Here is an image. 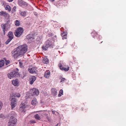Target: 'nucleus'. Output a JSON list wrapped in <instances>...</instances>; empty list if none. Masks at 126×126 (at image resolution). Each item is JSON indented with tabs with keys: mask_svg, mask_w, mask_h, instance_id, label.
Instances as JSON below:
<instances>
[{
	"mask_svg": "<svg viewBox=\"0 0 126 126\" xmlns=\"http://www.w3.org/2000/svg\"><path fill=\"white\" fill-rule=\"evenodd\" d=\"M30 91L32 96H37L39 94L38 90L35 88H33L31 89Z\"/></svg>",
	"mask_w": 126,
	"mask_h": 126,
	"instance_id": "9d476101",
	"label": "nucleus"
},
{
	"mask_svg": "<svg viewBox=\"0 0 126 126\" xmlns=\"http://www.w3.org/2000/svg\"><path fill=\"white\" fill-rule=\"evenodd\" d=\"M11 114H14V115H16V113L15 112H14L12 111L11 112Z\"/></svg>",
	"mask_w": 126,
	"mask_h": 126,
	"instance_id": "ea45409f",
	"label": "nucleus"
},
{
	"mask_svg": "<svg viewBox=\"0 0 126 126\" xmlns=\"http://www.w3.org/2000/svg\"><path fill=\"white\" fill-rule=\"evenodd\" d=\"M36 100L34 99L32 100V102L31 103L32 105H35L36 104Z\"/></svg>",
	"mask_w": 126,
	"mask_h": 126,
	"instance_id": "c756f323",
	"label": "nucleus"
},
{
	"mask_svg": "<svg viewBox=\"0 0 126 126\" xmlns=\"http://www.w3.org/2000/svg\"><path fill=\"white\" fill-rule=\"evenodd\" d=\"M17 121V119L15 118L14 116H12L10 117L9 122H8V126H13L14 124H16Z\"/></svg>",
	"mask_w": 126,
	"mask_h": 126,
	"instance_id": "39448f33",
	"label": "nucleus"
},
{
	"mask_svg": "<svg viewBox=\"0 0 126 126\" xmlns=\"http://www.w3.org/2000/svg\"><path fill=\"white\" fill-rule=\"evenodd\" d=\"M23 32V28L21 27H19L16 30L14 33L15 35L17 37H19L22 34Z\"/></svg>",
	"mask_w": 126,
	"mask_h": 126,
	"instance_id": "423d86ee",
	"label": "nucleus"
},
{
	"mask_svg": "<svg viewBox=\"0 0 126 126\" xmlns=\"http://www.w3.org/2000/svg\"><path fill=\"white\" fill-rule=\"evenodd\" d=\"M3 117V114H0V118H2Z\"/></svg>",
	"mask_w": 126,
	"mask_h": 126,
	"instance_id": "a19ab883",
	"label": "nucleus"
},
{
	"mask_svg": "<svg viewBox=\"0 0 126 126\" xmlns=\"http://www.w3.org/2000/svg\"><path fill=\"white\" fill-rule=\"evenodd\" d=\"M34 117L37 120H40L41 118L38 114H36L34 116Z\"/></svg>",
	"mask_w": 126,
	"mask_h": 126,
	"instance_id": "b1692460",
	"label": "nucleus"
},
{
	"mask_svg": "<svg viewBox=\"0 0 126 126\" xmlns=\"http://www.w3.org/2000/svg\"><path fill=\"white\" fill-rule=\"evenodd\" d=\"M58 66L60 69L62 70L67 71H68L69 69V67L68 66H64V67H63V65L61 63L59 64Z\"/></svg>",
	"mask_w": 126,
	"mask_h": 126,
	"instance_id": "9b49d317",
	"label": "nucleus"
},
{
	"mask_svg": "<svg viewBox=\"0 0 126 126\" xmlns=\"http://www.w3.org/2000/svg\"><path fill=\"white\" fill-rule=\"evenodd\" d=\"M19 65L20 67L21 68H22L23 67V63L21 62H19Z\"/></svg>",
	"mask_w": 126,
	"mask_h": 126,
	"instance_id": "2f4dec72",
	"label": "nucleus"
},
{
	"mask_svg": "<svg viewBox=\"0 0 126 126\" xmlns=\"http://www.w3.org/2000/svg\"><path fill=\"white\" fill-rule=\"evenodd\" d=\"M4 61H0V67H1L3 66L4 64Z\"/></svg>",
	"mask_w": 126,
	"mask_h": 126,
	"instance_id": "c85d7f7f",
	"label": "nucleus"
},
{
	"mask_svg": "<svg viewBox=\"0 0 126 126\" xmlns=\"http://www.w3.org/2000/svg\"><path fill=\"white\" fill-rule=\"evenodd\" d=\"M49 0L51 2H53L54 1V0Z\"/></svg>",
	"mask_w": 126,
	"mask_h": 126,
	"instance_id": "a18cd8bd",
	"label": "nucleus"
},
{
	"mask_svg": "<svg viewBox=\"0 0 126 126\" xmlns=\"http://www.w3.org/2000/svg\"><path fill=\"white\" fill-rule=\"evenodd\" d=\"M7 36L8 37V39L5 42L6 44H8L13 39L14 37L13 33L11 31L9 32Z\"/></svg>",
	"mask_w": 126,
	"mask_h": 126,
	"instance_id": "0eeeda50",
	"label": "nucleus"
},
{
	"mask_svg": "<svg viewBox=\"0 0 126 126\" xmlns=\"http://www.w3.org/2000/svg\"><path fill=\"white\" fill-rule=\"evenodd\" d=\"M50 74L49 71H46L45 72L44 77L46 78H48L50 77Z\"/></svg>",
	"mask_w": 126,
	"mask_h": 126,
	"instance_id": "2eb2a0df",
	"label": "nucleus"
},
{
	"mask_svg": "<svg viewBox=\"0 0 126 126\" xmlns=\"http://www.w3.org/2000/svg\"><path fill=\"white\" fill-rule=\"evenodd\" d=\"M2 106V104L1 102L0 101V110H1Z\"/></svg>",
	"mask_w": 126,
	"mask_h": 126,
	"instance_id": "58836bf2",
	"label": "nucleus"
},
{
	"mask_svg": "<svg viewBox=\"0 0 126 126\" xmlns=\"http://www.w3.org/2000/svg\"><path fill=\"white\" fill-rule=\"evenodd\" d=\"M17 48L22 55L26 53L28 50V46L26 44L19 46Z\"/></svg>",
	"mask_w": 126,
	"mask_h": 126,
	"instance_id": "f03ea898",
	"label": "nucleus"
},
{
	"mask_svg": "<svg viewBox=\"0 0 126 126\" xmlns=\"http://www.w3.org/2000/svg\"><path fill=\"white\" fill-rule=\"evenodd\" d=\"M11 101L12 109H13V108L15 107V105L16 104V100L15 98H12L11 100Z\"/></svg>",
	"mask_w": 126,
	"mask_h": 126,
	"instance_id": "ddd939ff",
	"label": "nucleus"
},
{
	"mask_svg": "<svg viewBox=\"0 0 126 126\" xmlns=\"http://www.w3.org/2000/svg\"><path fill=\"white\" fill-rule=\"evenodd\" d=\"M26 11L22 12V11H20V14L22 16H25L26 15Z\"/></svg>",
	"mask_w": 126,
	"mask_h": 126,
	"instance_id": "393cba45",
	"label": "nucleus"
},
{
	"mask_svg": "<svg viewBox=\"0 0 126 126\" xmlns=\"http://www.w3.org/2000/svg\"><path fill=\"white\" fill-rule=\"evenodd\" d=\"M103 41H102L101 42V43H102V42Z\"/></svg>",
	"mask_w": 126,
	"mask_h": 126,
	"instance_id": "3c124183",
	"label": "nucleus"
},
{
	"mask_svg": "<svg viewBox=\"0 0 126 126\" xmlns=\"http://www.w3.org/2000/svg\"><path fill=\"white\" fill-rule=\"evenodd\" d=\"M93 37H94H94H95L94 36H93Z\"/></svg>",
	"mask_w": 126,
	"mask_h": 126,
	"instance_id": "8fccbe9b",
	"label": "nucleus"
},
{
	"mask_svg": "<svg viewBox=\"0 0 126 126\" xmlns=\"http://www.w3.org/2000/svg\"><path fill=\"white\" fill-rule=\"evenodd\" d=\"M67 32H66L63 31L61 34V35L63 37V39H66L67 38Z\"/></svg>",
	"mask_w": 126,
	"mask_h": 126,
	"instance_id": "f3484780",
	"label": "nucleus"
},
{
	"mask_svg": "<svg viewBox=\"0 0 126 126\" xmlns=\"http://www.w3.org/2000/svg\"><path fill=\"white\" fill-rule=\"evenodd\" d=\"M18 3L19 5L21 6L27 5V3L23 0H18Z\"/></svg>",
	"mask_w": 126,
	"mask_h": 126,
	"instance_id": "f8f14e48",
	"label": "nucleus"
},
{
	"mask_svg": "<svg viewBox=\"0 0 126 126\" xmlns=\"http://www.w3.org/2000/svg\"><path fill=\"white\" fill-rule=\"evenodd\" d=\"M32 121L33 123H35V122H34L35 121Z\"/></svg>",
	"mask_w": 126,
	"mask_h": 126,
	"instance_id": "49530a36",
	"label": "nucleus"
},
{
	"mask_svg": "<svg viewBox=\"0 0 126 126\" xmlns=\"http://www.w3.org/2000/svg\"><path fill=\"white\" fill-rule=\"evenodd\" d=\"M46 44L47 45H48L49 46L48 47H52V42H51L49 40H47L46 42Z\"/></svg>",
	"mask_w": 126,
	"mask_h": 126,
	"instance_id": "4be33fe9",
	"label": "nucleus"
},
{
	"mask_svg": "<svg viewBox=\"0 0 126 126\" xmlns=\"http://www.w3.org/2000/svg\"><path fill=\"white\" fill-rule=\"evenodd\" d=\"M97 35V34L96 33H95V35Z\"/></svg>",
	"mask_w": 126,
	"mask_h": 126,
	"instance_id": "09e8293b",
	"label": "nucleus"
},
{
	"mask_svg": "<svg viewBox=\"0 0 126 126\" xmlns=\"http://www.w3.org/2000/svg\"><path fill=\"white\" fill-rule=\"evenodd\" d=\"M12 97H16V93L13 94L12 95Z\"/></svg>",
	"mask_w": 126,
	"mask_h": 126,
	"instance_id": "e433bc0d",
	"label": "nucleus"
},
{
	"mask_svg": "<svg viewBox=\"0 0 126 126\" xmlns=\"http://www.w3.org/2000/svg\"><path fill=\"white\" fill-rule=\"evenodd\" d=\"M5 9L6 10H8L9 11H11V7L9 5H7L5 7Z\"/></svg>",
	"mask_w": 126,
	"mask_h": 126,
	"instance_id": "a878e982",
	"label": "nucleus"
},
{
	"mask_svg": "<svg viewBox=\"0 0 126 126\" xmlns=\"http://www.w3.org/2000/svg\"><path fill=\"white\" fill-rule=\"evenodd\" d=\"M10 61L9 60H6L5 64L6 65H7L10 63Z\"/></svg>",
	"mask_w": 126,
	"mask_h": 126,
	"instance_id": "7c9ffc66",
	"label": "nucleus"
},
{
	"mask_svg": "<svg viewBox=\"0 0 126 126\" xmlns=\"http://www.w3.org/2000/svg\"><path fill=\"white\" fill-rule=\"evenodd\" d=\"M49 45H47V44H46V43L45 42V43L44 45L42 47V49L43 50H47L48 48L49 47H48Z\"/></svg>",
	"mask_w": 126,
	"mask_h": 126,
	"instance_id": "6ab92c4d",
	"label": "nucleus"
},
{
	"mask_svg": "<svg viewBox=\"0 0 126 126\" xmlns=\"http://www.w3.org/2000/svg\"><path fill=\"white\" fill-rule=\"evenodd\" d=\"M20 22L18 20H16L15 21V25L16 26H18L20 25Z\"/></svg>",
	"mask_w": 126,
	"mask_h": 126,
	"instance_id": "cd10ccee",
	"label": "nucleus"
},
{
	"mask_svg": "<svg viewBox=\"0 0 126 126\" xmlns=\"http://www.w3.org/2000/svg\"><path fill=\"white\" fill-rule=\"evenodd\" d=\"M57 4L59 6H60L62 4V3L61 1H59L57 2Z\"/></svg>",
	"mask_w": 126,
	"mask_h": 126,
	"instance_id": "473e14b6",
	"label": "nucleus"
},
{
	"mask_svg": "<svg viewBox=\"0 0 126 126\" xmlns=\"http://www.w3.org/2000/svg\"><path fill=\"white\" fill-rule=\"evenodd\" d=\"M57 90L53 88L51 90V93L52 94L54 95H56L57 94Z\"/></svg>",
	"mask_w": 126,
	"mask_h": 126,
	"instance_id": "aec40b11",
	"label": "nucleus"
},
{
	"mask_svg": "<svg viewBox=\"0 0 126 126\" xmlns=\"http://www.w3.org/2000/svg\"><path fill=\"white\" fill-rule=\"evenodd\" d=\"M63 90L61 89L60 90L59 93L58 94V96L59 97H60L62 95H63Z\"/></svg>",
	"mask_w": 126,
	"mask_h": 126,
	"instance_id": "bb28decb",
	"label": "nucleus"
},
{
	"mask_svg": "<svg viewBox=\"0 0 126 126\" xmlns=\"http://www.w3.org/2000/svg\"><path fill=\"white\" fill-rule=\"evenodd\" d=\"M26 38L29 40L33 41V36L32 34H29L27 36Z\"/></svg>",
	"mask_w": 126,
	"mask_h": 126,
	"instance_id": "a211bd4d",
	"label": "nucleus"
},
{
	"mask_svg": "<svg viewBox=\"0 0 126 126\" xmlns=\"http://www.w3.org/2000/svg\"><path fill=\"white\" fill-rule=\"evenodd\" d=\"M99 40H100L101 39L102 37L101 36H100L99 37Z\"/></svg>",
	"mask_w": 126,
	"mask_h": 126,
	"instance_id": "c03bdc74",
	"label": "nucleus"
},
{
	"mask_svg": "<svg viewBox=\"0 0 126 126\" xmlns=\"http://www.w3.org/2000/svg\"><path fill=\"white\" fill-rule=\"evenodd\" d=\"M18 71V69L17 68H16L12 72H10L8 74V78L11 79L14 77H16L19 76V74Z\"/></svg>",
	"mask_w": 126,
	"mask_h": 126,
	"instance_id": "f257e3e1",
	"label": "nucleus"
},
{
	"mask_svg": "<svg viewBox=\"0 0 126 126\" xmlns=\"http://www.w3.org/2000/svg\"><path fill=\"white\" fill-rule=\"evenodd\" d=\"M0 15L2 16L5 17H7L9 16V14L6 12H4L3 11L0 12Z\"/></svg>",
	"mask_w": 126,
	"mask_h": 126,
	"instance_id": "dca6fc26",
	"label": "nucleus"
},
{
	"mask_svg": "<svg viewBox=\"0 0 126 126\" xmlns=\"http://www.w3.org/2000/svg\"><path fill=\"white\" fill-rule=\"evenodd\" d=\"M47 119L48 121L49 122H50L51 121L50 118L48 116H47Z\"/></svg>",
	"mask_w": 126,
	"mask_h": 126,
	"instance_id": "c9c22d12",
	"label": "nucleus"
},
{
	"mask_svg": "<svg viewBox=\"0 0 126 126\" xmlns=\"http://www.w3.org/2000/svg\"><path fill=\"white\" fill-rule=\"evenodd\" d=\"M11 53L12 56L15 59H16L20 56H21L22 55L17 47L13 50Z\"/></svg>",
	"mask_w": 126,
	"mask_h": 126,
	"instance_id": "7ed1b4c3",
	"label": "nucleus"
},
{
	"mask_svg": "<svg viewBox=\"0 0 126 126\" xmlns=\"http://www.w3.org/2000/svg\"><path fill=\"white\" fill-rule=\"evenodd\" d=\"M37 68L36 67H29L28 69V70L30 73L32 74L35 73L38 74L37 70Z\"/></svg>",
	"mask_w": 126,
	"mask_h": 126,
	"instance_id": "6e6552de",
	"label": "nucleus"
},
{
	"mask_svg": "<svg viewBox=\"0 0 126 126\" xmlns=\"http://www.w3.org/2000/svg\"><path fill=\"white\" fill-rule=\"evenodd\" d=\"M26 106L25 104L23 103H21L20 105L19 112L23 113H24L26 111Z\"/></svg>",
	"mask_w": 126,
	"mask_h": 126,
	"instance_id": "1a4fd4ad",
	"label": "nucleus"
},
{
	"mask_svg": "<svg viewBox=\"0 0 126 126\" xmlns=\"http://www.w3.org/2000/svg\"><path fill=\"white\" fill-rule=\"evenodd\" d=\"M11 27V24H2L1 25V27L2 29L3 34L4 35L5 34V31H7Z\"/></svg>",
	"mask_w": 126,
	"mask_h": 126,
	"instance_id": "20e7f679",
	"label": "nucleus"
},
{
	"mask_svg": "<svg viewBox=\"0 0 126 126\" xmlns=\"http://www.w3.org/2000/svg\"><path fill=\"white\" fill-rule=\"evenodd\" d=\"M36 79V78L35 76H32L30 79L29 83L31 84H32Z\"/></svg>",
	"mask_w": 126,
	"mask_h": 126,
	"instance_id": "4468645a",
	"label": "nucleus"
},
{
	"mask_svg": "<svg viewBox=\"0 0 126 126\" xmlns=\"http://www.w3.org/2000/svg\"><path fill=\"white\" fill-rule=\"evenodd\" d=\"M19 82L17 79H16L15 80H13L12 81V83L14 85L16 86L18 84Z\"/></svg>",
	"mask_w": 126,
	"mask_h": 126,
	"instance_id": "412c9836",
	"label": "nucleus"
},
{
	"mask_svg": "<svg viewBox=\"0 0 126 126\" xmlns=\"http://www.w3.org/2000/svg\"><path fill=\"white\" fill-rule=\"evenodd\" d=\"M16 97H19L20 96V95L19 93H16Z\"/></svg>",
	"mask_w": 126,
	"mask_h": 126,
	"instance_id": "4c0bfd02",
	"label": "nucleus"
},
{
	"mask_svg": "<svg viewBox=\"0 0 126 126\" xmlns=\"http://www.w3.org/2000/svg\"><path fill=\"white\" fill-rule=\"evenodd\" d=\"M43 62L44 63H47L49 61L48 59L46 57H45L43 59Z\"/></svg>",
	"mask_w": 126,
	"mask_h": 126,
	"instance_id": "5701e85b",
	"label": "nucleus"
},
{
	"mask_svg": "<svg viewBox=\"0 0 126 126\" xmlns=\"http://www.w3.org/2000/svg\"><path fill=\"white\" fill-rule=\"evenodd\" d=\"M16 6H15L13 8L12 10V12H14L15 11H16Z\"/></svg>",
	"mask_w": 126,
	"mask_h": 126,
	"instance_id": "72a5a7b5",
	"label": "nucleus"
},
{
	"mask_svg": "<svg viewBox=\"0 0 126 126\" xmlns=\"http://www.w3.org/2000/svg\"><path fill=\"white\" fill-rule=\"evenodd\" d=\"M52 113L53 114H55V111L53 110H52Z\"/></svg>",
	"mask_w": 126,
	"mask_h": 126,
	"instance_id": "79ce46f5",
	"label": "nucleus"
},
{
	"mask_svg": "<svg viewBox=\"0 0 126 126\" xmlns=\"http://www.w3.org/2000/svg\"><path fill=\"white\" fill-rule=\"evenodd\" d=\"M9 2H12L13 0H7Z\"/></svg>",
	"mask_w": 126,
	"mask_h": 126,
	"instance_id": "37998d69",
	"label": "nucleus"
},
{
	"mask_svg": "<svg viewBox=\"0 0 126 126\" xmlns=\"http://www.w3.org/2000/svg\"><path fill=\"white\" fill-rule=\"evenodd\" d=\"M60 79H61V81H60L61 82L63 81H64L65 80V78H63L62 77Z\"/></svg>",
	"mask_w": 126,
	"mask_h": 126,
	"instance_id": "f704fd0d",
	"label": "nucleus"
},
{
	"mask_svg": "<svg viewBox=\"0 0 126 126\" xmlns=\"http://www.w3.org/2000/svg\"><path fill=\"white\" fill-rule=\"evenodd\" d=\"M93 33H94V32H93L92 33H91V34H92V35L93 34Z\"/></svg>",
	"mask_w": 126,
	"mask_h": 126,
	"instance_id": "de8ad7c7",
	"label": "nucleus"
}]
</instances>
